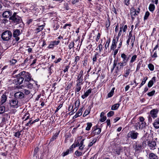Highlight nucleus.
<instances>
[{
	"mask_svg": "<svg viewBox=\"0 0 159 159\" xmlns=\"http://www.w3.org/2000/svg\"><path fill=\"white\" fill-rule=\"evenodd\" d=\"M127 26L126 25H125V23L120 24L119 25L118 23L117 24L116 26L115 29V31L116 33H117L119 29V31L118 32V36H120L125 35L127 29Z\"/></svg>",
	"mask_w": 159,
	"mask_h": 159,
	"instance_id": "1",
	"label": "nucleus"
},
{
	"mask_svg": "<svg viewBox=\"0 0 159 159\" xmlns=\"http://www.w3.org/2000/svg\"><path fill=\"white\" fill-rule=\"evenodd\" d=\"M80 105L79 100H75L74 101H72L71 102H70L68 107V110L69 111H71L69 113V114L71 115L75 112L77 111Z\"/></svg>",
	"mask_w": 159,
	"mask_h": 159,
	"instance_id": "2",
	"label": "nucleus"
},
{
	"mask_svg": "<svg viewBox=\"0 0 159 159\" xmlns=\"http://www.w3.org/2000/svg\"><path fill=\"white\" fill-rule=\"evenodd\" d=\"M138 119L139 120L135 123L134 127L137 130H142L146 127V123L144 121L145 119L143 116H140Z\"/></svg>",
	"mask_w": 159,
	"mask_h": 159,
	"instance_id": "3",
	"label": "nucleus"
},
{
	"mask_svg": "<svg viewBox=\"0 0 159 159\" xmlns=\"http://www.w3.org/2000/svg\"><path fill=\"white\" fill-rule=\"evenodd\" d=\"M18 75L23 76L25 79L24 84L25 82H29L31 80V76L30 74L25 71H22Z\"/></svg>",
	"mask_w": 159,
	"mask_h": 159,
	"instance_id": "4",
	"label": "nucleus"
},
{
	"mask_svg": "<svg viewBox=\"0 0 159 159\" xmlns=\"http://www.w3.org/2000/svg\"><path fill=\"white\" fill-rule=\"evenodd\" d=\"M12 35L11 32L7 30L2 33V38L4 40L7 41L11 38Z\"/></svg>",
	"mask_w": 159,
	"mask_h": 159,
	"instance_id": "5",
	"label": "nucleus"
},
{
	"mask_svg": "<svg viewBox=\"0 0 159 159\" xmlns=\"http://www.w3.org/2000/svg\"><path fill=\"white\" fill-rule=\"evenodd\" d=\"M10 19L16 23H20L22 21L20 17L17 15L16 13H14L12 16L10 17Z\"/></svg>",
	"mask_w": 159,
	"mask_h": 159,
	"instance_id": "6",
	"label": "nucleus"
},
{
	"mask_svg": "<svg viewBox=\"0 0 159 159\" xmlns=\"http://www.w3.org/2000/svg\"><path fill=\"white\" fill-rule=\"evenodd\" d=\"M139 134L134 130L131 131L127 134L128 138H130L132 139H135L137 138Z\"/></svg>",
	"mask_w": 159,
	"mask_h": 159,
	"instance_id": "7",
	"label": "nucleus"
},
{
	"mask_svg": "<svg viewBox=\"0 0 159 159\" xmlns=\"http://www.w3.org/2000/svg\"><path fill=\"white\" fill-rule=\"evenodd\" d=\"M26 86L30 89L33 88L34 90L35 91L37 90L39 87V85L37 84V82H36L34 84H32L29 82H25Z\"/></svg>",
	"mask_w": 159,
	"mask_h": 159,
	"instance_id": "8",
	"label": "nucleus"
},
{
	"mask_svg": "<svg viewBox=\"0 0 159 159\" xmlns=\"http://www.w3.org/2000/svg\"><path fill=\"white\" fill-rule=\"evenodd\" d=\"M133 147L135 150L136 152H139L143 148V146L142 144L135 143L133 145Z\"/></svg>",
	"mask_w": 159,
	"mask_h": 159,
	"instance_id": "9",
	"label": "nucleus"
},
{
	"mask_svg": "<svg viewBox=\"0 0 159 159\" xmlns=\"http://www.w3.org/2000/svg\"><path fill=\"white\" fill-rule=\"evenodd\" d=\"M101 131V129L100 128H98L97 126H94L92 129V132L91 134L92 136L95 135L99 134Z\"/></svg>",
	"mask_w": 159,
	"mask_h": 159,
	"instance_id": "10",
	"label": "nucleus"
},
{
	"mask_svg": "<svg viewBox=\"0 0 159 159\" xmlns=\"http://www.w3.org/2000/svg\"><path fill=\"white\" fill-rule=\"evenodd\" d=\"M148 146L150 150H154L156 148V143L154 141H149L147 142Z\"/></svg>",
	"mask_w": 159,
	"mask_h": 159,
	"instance_id": "11",
	"label": "nucleus"
},
{
	"mask_svg": "<svg viewBox=\"0 0 159 159\" xmlns=\"http://www.w3.org/2000/svg\"><path fill=\"white\" fill-rule=\"evenodd\" d=\"M158 110L157 109H154L151 110L150 111V116L151 117L154 119L157 117V113Z\"/></svg>",
	"mask_w": 159,
	"mask_h": 159,
	"instance_id": "12",
	"label": "nucleus"
},
{
	"mask_svg": "<svg viewBox=\"0 0 159 159\" xmlns=\"http://www.w3.org/2000/svg\"><path fill=\"white\" fill-rule=\"evenodd\" d=\"M9 104L10 106L13 108H17L20 106L18 100H10Z\"/></svg>",
	"mask_w": 159,
	"mask_h": 159,
	"instance_id": "13",
	"label": "nucleus"
},
{
	"mask_svg": "<svg viewBox=\"0 0 159 159\" xmlns=\"http://www.w3.org/2000/svg\"><path fill=\"white\" fill-rule=\"evenodd\" d=\"M60 41L59 40L51 41L49 44L48 48L49 49H53L54 47L58 45L60 43Z\"/></svg>",
	"mask_w": 159,
	"mask_h": 159,
	"instance_id": "14",
	"label": "nucleus"
},
{
	"mask_svg": "<svg viewBox=\"0 0 159 159\" xmlns=\"http://www.w3.org/2000/svg\"><path fill=\"white\" fill-rule=\"evenodd\" d=\"M131 15L133 19L135 18V16L138 15L139 12L136 11L134 8H132L130 9Z\"/></svg>",
	"mask_w": 159,
	"mask_h": 159,
	"instance_id": "15",
	"label": "nucleus"
},
{
	"mask_svg": "<svg viewBox=\"0 0 159 159\" xmlns=\"http://www.w3.org/2000/svg\"><path fill=\"white\" fill-rule=\"evenodd\" d=\"M20 34V31L19 30H16L13 33V36L15 38V39L16 41H18L20 39L18 37Z\"/></svg>",
	"mask_w": 159,
	"mask_h": 159,
	"instance_id": "16",
	"label": "nucleus"
},
{
	"mask_svg": "<svg viewBox=\"0 0 159 159\" xmlns=\"http://www.w3.org/2000/svg\"><path fill=\"white\" fill-rule=\"evenodd\" d=\"M19 76L14 80L15 82L17 84H20L23 83L24 78L23 76L19 75Z\"/></svg>",
	"mask_w": 159,
	"mask_h": 159,
	"instance_id": "17",
	"label": "nucleus"
},
{
	"mask_svg": "<svg viewBox=\"0 0 159 159\" xmlns=\"http://www.w3.org/2000/svg\"><path fill=\"white\" fill-rule=\"evenodd\" d=\"M131 70L130 69L125 68L124 69V73L123 76L125 78H127L131 72Z\"/></svg>",
	"mask_w": 159,
	"mask_h": 159,
	"instance_id": "18",
	"label": "nucleus"
},
{
	"mask_svg": "<svg viewBox=\"0 0 159 159\" xmlns=\"http://www.w3.org/2000/svg\"><path fill=\"white\" fill-rule=\"evenodd\" d=\"M24 94L20 92L16 93L14 94L15 98L16 99H22L24 97Z\"/></svg>",
	"mask_w": 159,
	"mask_h": 159,
	"instance_id": "19",
	"label": "nucleus"
},
{
	"mask_svg": "<svg viewBox=\"0 0 159 159\" xmlns=\"http://www.w3.org/2000/svg\"><path fill=\"white\" fill-rule=\"evenodd\" d=\"M121 57L122 59V61L127 64L129 57H128L125 53H122L121 55Z\"/></svg>",
	"mask_w": 159,
	"mask_h": 159,
	"instance_id": "20",
	"label": "nucleus"
},
{
	"mask_svg": "<svg viewBox=\"0 0 159 159\" xmlns=\"http://www.w3.org/2000/svg\"><path fill=\"white\" fill-rule=\"evenodd\" d=\"M12 12L10 11H4L3 14V16L6 18H8L12 15Z\"/></svg>",
	"mask_w": 159,
	"mask_h": 159,
	"instance_id": "21",
	"label": "nucleus"
},
{
	"mask_svg": "<svg viewBox=\"0 0 159 159\" xmlns=\"http://www.w3.org/2000/svg\"><path fill=\"white\" fill-rule=\"evenodd\" d=\"M83 107L80 108L75 115L73 117V119H75L80 116L82 114Z\"/></svg>",
	"mask_w": 159,
	"mask_h": 159,
	"instance_id": "22",
	"label": "nucleus"
},
{
	"mask_svg": "<svg viewBox=\"0 0 159 159\" xmlns=\"http://www.w3.org/2000/svg\"><path fill=\"white\" fill-rule=\"evenodd\" d=\"M83 71L81 70L80 72V74L78 77L77 81L80 82V83H82L83 81Z\"/></svg>",
	"mask_w": 159,
	"mask_h": 159,
	"instance_id": "23",
	"label": "nucleus"
},
{
	"mask_svg": "<svg viewBox=\"0 0 159 159\" xmlns=\"http://www.w3.org/2000/svg\"><path fill=\"white\" fill-rule=\"evenodd\" d=\"M148 157L149 159H159L157 155L153 152L149 153Z\"/></svg>",
	"mask_w": 159,
	"mask_h": 159,
	"instance_id": "24",
	"label": "nucleus"
},
{
	"mask_svg": "<svg viewBox=\"0 0 159 159\" xmlns=\"http://www.w3.org/2000/svg\"><path fill=\"white\" fill-rule=\"evenodd\" d=\"M153 124L155 129H158L159 128V118L156 119Z\"/></svg>",
	"mask_w": 159,
	"mask_h": 159,
	"instance_id": "25",
	"label": "nucleus"
},
{
	"mask_svg": "<svg viewBox=\"0 0 159 159\" xmlns=\"http://www.w3.org/2000/svg\"><path fill=\"white\" fill-rule=\"evenodd\" d=\"M82 84V83H80L78 82L76 85V88L75 89V91L76 93L79 92L80 90L81 87V85Z\"/></svg>",
	"mask_w": 159,
	"mask_h": 159,
	"instance_id": "26",
	"label": "nucleus"
},
{
	"mask_svg": "<svg viewBox=\"0 0 159 159\" xmlns=\"http://www.w3.org/2000/svg\"><path fill=\"white\" fill-rule=\"evenodd\" d=\"M72 148H69L66 152H63L61 154L62 157H64L71 153Z\"/></svg>",
	"mask_w": 159,
	"mask_h": 159,
	"instance_id": "27",
	"label": "nucleus"
},
{
	"mask_svg": "<svg viewBox=\"0 0 159 159\" xmlns=\"http://www.w3.org/2000/svg\"><path fill=\"white\" fill-rule=\"evenodd\" d=\"M91 90L89 89L87 90L84 93V94L82 96L83 98L84 99L87 97L91 93Z\"/></svg>",
	"mask_w": 159,
	"mask_h": 159,
	"instance_id": "28",
	"label": "nucleus"
},
{
	"mask_svg": "<svg viewBox=\"0 0 159 159\" xmlns=\"http://www.w3.org/2000/svg\"><path fill=\"white\" fill-rule=\"evenodd\" d=\"M155 6L153 4H151L149 5L148 9L150 11L153 12L155 9Z\"/></svg>",
	"mask_w": 159,
	"mask_h": 159,
	"instance_id": "29",
	"label": "nucleus"
},
{
	"mask_svg": "<svg viewBox=\"0 0 159 159\" xmlns=\"http://www.w3.org/2000/svg\"><path fill=\"white\" fill-rule=\"evenodd\" d=\"M119 36H118L117 35L116 37H114L112 40V43L116 45V44L119 40Z\"/></svg>",
	"mask_w": 159,
	"mask_h": 159,
	"instance_id": "30",
	"label": "nucleus"
},
{
	"mask_svg": "<svg viewBox=\"0 0 159 159\" xmlns=\"http://www.w3.org/2000/svg\"><path fill=\"white\" fill-rule=\"evenodd\" d=\"M120 104L119 103H116L113 105L111 107L112 110H116L119 107Z\"/></svg>",
	"mask_w": 159,
	"mask_h": 159,
	"instance_id": "31",
	"label": "nucleus"
},
{
	"mask_svg": "<svg viewBox=\"0 0 159 159\" xmlns=\"http://www.w3.org/2000/svg\"><path fill=\"white\" fill-rule=\"evenodd\" d=\"M115 88H113L111 90V91L108 93V98L111 97L114 94Z\"/></svg>",
	"mask_w": 159,
	"mask_h": 159,
	"instance_id": "32",
	"label": "nucleus"
},
{
	"mask_svg": "<svg viewBox=\"0 0 159 159\" xmlns=\"http://www.w3.org/2000/svg\"><path fill=\"white\" fill-rule=\"evenodd\" d=\"M137 58V56L136 55H134L132 56L131 58V60L130 61V63H132L134 62Z\"/></svg>",
	"mask_w": 159,
	"mask_h": 159,
	"instance_id": "33",
	"label": "nucleus"
},
{
	"mask_svg": "<svg viewBox=\"0 0 159 159\" xmlns=\"http://www.w3.org/2000/svg\"><path fill=\"white\" fill-rule=\"evenodd\" d=\"M103 47L101 43L96 48V50H99V52L101 53L103 50Z\"/></svg>",
	"mask_w": 159,
	"mask_h": 159,
	"instance_id": "34",
	"label": "nucleus"
},
{
	"mask_svg": "<svg viewBox=\"0 0 159 159\" xmlns=\"http://www.w3.org/2000/svg\"><path fill=\"white\" fill-rule=\"evenodd\" d=\"M97 141V139H93L91 141L88 145L89 147H90L92 146L93 144L95 143Z\"/></svg>",
	"mask_w": 159,
	"mask_h": 159,
	"instance_id": "35",
	"label": "nucleus"
},
{
	"mask_svg": "<svg viewBox=\"0 0 159 159\" xmlns=\"http://www.w3.org/2000/svg\"><path fill=\"white\" fill-rule=\"evenodd\" d=\"M5 108L3 106H0V114H2L5 111Z\"/></svg>",
	"mask_w": 159,
	"mask_h": 159,
	"instance_id": "36",
	"label": "nucleus"
},
{
	"mask_svg": "<svg viewBox=\"0 0 159 159\" xmlns=\"http://www.w3.org/2000/svg\"><path fill=\"white\" fill-rule=\"evenodd\" d=\"M87 126L86 128V130H89L92 126V124L90 122H88L87 123Z\"/></svg>",
	"mask_w": 159,
	"mask_h": 159,
	"instance_id": "37",
	"label": "nucleus"
},
{
	"mask_svg": "<svg viewBox=\"0 0 159 159\" xmlns=\"http://www.w3.org/2000/svg\"><path fill=\"white\" fill-rule=\"evenodd\" d=\"M98 55L97 53H96L93 56L92 58L93 63L94 64L95 62L96 61L97 57V56Z\"/></svg>",
	"mask_w": 159,
	"mask_h": 159,
	"instance_id": "38",
	"label": "nucleus"
},
{
	"mask_svg": "<svg viewBox=\"0 0 159 159\" xmlns=\"http://www.w3.org/2000/svg\"><path fill=\"white\" fill-rule=\"evenodd\" d=\"M30 118V114L29 113H25L24 116L23 117L22 119H24L25 118L24 121H25L27 119H29Z\"/></svg>",
	"mask_w": 159,
	"mask_h": 159,
	"instance_id": "39",
	"label": "nucleus"
},
{
	"mask_svg": "<svg viewBox=\"0 0 159 159\" xmlns=\"http://www.w3.org/2000/svg\"><path fill=\"white\" fill-rule=\"evenodd\" d=\"M39 148L38 147H36L34 149V156H36L37 157V154L39 151Z\"/></svg>",
	"mask_w": 159,
	"mask_h": 159,
	"instance_id": "40",
	"label": "nucleus"
},
{
	"mask_svg": "<svg viewBox=\"0 0 159 159\" xmlns=\"http://www.w3.org/2000/svg\"><path fill=\"white\" fill-rule=\"evenodd\" d=\"M148 68L151 71H153L154 70V66L152 64H149L148 65Z\"/></svg>",
	"mask_w": 159,
	"mask_h": 159,
	"instance_id": "41",
	"label": "nucleus"
},
{
	"mask_svg": "<svg viewBox=\"0 0 159 159\" xmlns=\"http://www.w3.org/2000/svg\"><path fill=\"white\" fill-rule=\"evenodd\" d=\"M74 43L73 42H70L68 45V48L70 50L71 48L74 47Z\"/></svg>",
	"mask_w": 159,
	"mask_h": 159,
	"instance_id": "42",
	"label": "nucleus"
},
{
	"mask_svg": "<svg viewBox=\"0 0 159 159\" xmlns=\"http://www.w3.org/2000/svg\"><path fill=\"white\" fill-rule=\"evenodd\" d=\"M118 64L119 65L120 68H123V67L126 66L127 65L126 63L122 61V62L118 63Z\"/></svg>",
	"mask_w": 159,
	"mask_h": 159,
	"instance_id": "43",
	"label": "nucleus"
},
{
	"mask_svg": "<svg viewBox=\"0 0 159 159\" xmlns=\"http://www.w3.org/2000/svg\"><path fill=\"white\" fill-rule=\"evenodd\" d=\"M150 13L149 12V11H147V12H146L144 17V20L147 19Z\"/></svg>",
	"mask_w": 159,
	"mask_h": 159,
	"instance_id": "44",
	"label": "nucleus"
},
{
	"mask_svg": "<svg viewBox=\"0 0 159 159\" xmlns=\"http://www.w3.org/2000/svg\"><path fill=\"white\" fill-rule=\"evenodd\" d=\"M153 84L154 82L152 80H150L148 83V87L150 88L153 85Z\"/></svg>",
	"mask_w": 159,
	"mask_h": 159,
	"instance_id": "45",
	"label": "nucleus"
},
{
	"mask_svg": "<svg viewBox=\"0 0 159 159\" xmlns=\"http://www.w3.org/2000/svg\"><path fill=\"white\" fill-rule=\"evenodd\" d=\"M110 40H107L106 41V44L105 45V48L107 49L109 47L110 43Z\"/></svg>",
	"mask_w": 159,
	"mask_h": 159,
	"instance_id": "46",
	"label": "nucleus"
},
{
	"mask_svg": "<svg viewBox=\"0 0 159 159\" xmlns=\"http://www.w3.org/2000/svg\"><path fill=\"white\" fill-rule=\"evenodd\" d=\"M135 39V36H134L132 38L131 41V47H132V48H133L134 47V42Z\"/></svg>",
	"mask_w": 159,
	"mask_h": 159,
	"instance_id": "47",
	"label": "nucleus"
},
{
	"mask_svg": "<svg viewBox=\"0 0 159 159\" xmlns=\"http://www.w3.org/2000/svg\"><path fill=\"white\" fill-rule=\"evenodd\" d=\"M90 112V110L89 109L86 110L85 111H84V114L83 115V116L84 117L85 116L88 114H89Z\"/></svg>",
	"mask_w": 159,
	"mask_h": 159,
	"instance_id": "48",
	"label": "nucleus"
},
{
	"mask_svg": "<svg viewBox=\"0 0 159 159\" xmlns=\"http://www.w3.org/2000/svg\"><path fill=\"white\" fill-rule=\"evenodd\" d=\"M75 155L77 157L81 156L82 155V152H80L78 151H76L75 152Z\"/></svg>",
	"mask_w": 159,
	"mask_h": 159,
	"instance_id": "49",
	"label": "nucleus"
},
{
	"mask_svg": "<svg viewBox=\"0 0 159 159\" xmlns=\"http://www.w3.org/2000/svg\"><path fill=\"white\" fill-rule=\"evenodd\" d=\"M44 25H41L37 28V30L38 32L40 31L43 30Z\"/></svg>",
	"mask_w": 159,
	"mask_h": 159,
	"instance_id": "50",
	"label": "nucleus"
},
{
	"mask_svg": "<svg viewBox=\"0 0 159 159\" xmlns=\"http://www.w3.org/2000/svg\"><path fill=\"white\" fill-rule=\"evenodd\" d=\"M116 47V45L112 43L110 48L111 50H114L115 49Z\"/></svg>",
	"mask_w": 159,
	"mask_h": 159,
	"instance_id": "51",
	"label": "nucleus"
},
{
	"mask_svg": "<svg viewBox=\"0 0 159 159\" xmlns=\"http://www.w3.org/2000/svg\"><path fill=\"white\" fill-rule=\"evenodd\" d=\"M114 112L113 111H111L107 114L108 117H111L113 115Z\"/></svg>",
	"mask_w": 159,
	"mask_h": 159,
	"instance_id": "52",
	"label": "nucleus"
},
{
	"mask_svg": "<svg viewBox=\"0 0 159 159\" xmlns=\"http://www.w3.org/2000/svg\"><path fill=\"white\" fill-rule=\"evenodd\" d=\"M155 90H153L150 92L148 93V95L149 96H152L155 93Z\"/></svg>",
	"mask_w": 159,
	"mask_h": 159,
	"instance_id": "53",
	"label": "nucleus"
},
{
	"mask_svg": "<svg viewBox=\"0 0 159 159\" xmlns=\"http://www.w3.org/2000/svg\"><path fill=\"white\" fill-rule=\"evenodd\" d=\"M101 118L100 119V120L101 122H104L107 119V117L106 116H102V117H100Z\"/></svg>",
	"mask_w": 159,
	"mask_h": 159,
	"instance_id": "54",
	"label": "nucleus"
},
{
	"mask_svg": "<svg viewBox=\"0 0 159 159\" xmlns=\"http://www.w3.org/2000/svg\"><path fill=\"white\" fill-rule=\"evenodd\" d=\"M21 131H18L17 132L15 133L14 136L16 137L19 138L20 136L21 135Z\"/></svg>",
	"mask_w": 159,
	"mask_h": 159,
	"instance_id": "55",
	"label": "nucleus"
},
{
	"mask_svg": "<svg viewBox=\"0 0 159 159\" xmlns=\"http://www.w3.org/2000/svg\"><path fill=\"white\" fill-rule=\"evenodd\" d=\"M16 62V60L14 59H12L10 61V62L11 63V64L12 65H14Z\"/></svg>",
	"mask_w": 159,
	"mask_h": 159,
	"instance_id": "56",
	"label": "nucleus"
},
{
	"mask_svg": "<svg viewBox=\"0 0 159 159\" xmlns=\"http://www.w3.org/2000/svg\"><path fill=\"white\" fill-rule=\"evenodd\" d=\"M2 99H7V98L6 93L3 94L1 96Z\"/></svg>",
	"mask_w": 159,
	"mask_h": 159,
	"instance_id": "57",
	"label": "nucleus"
},
{
	"mask_svg": "<svg viewBox=\"0 0 159 159\" xmlns=\"http://www.w3.org/2000/svg\"><path fill=\"white\" fill-rule=\"evenodd\" d=\"M148 78L147 77H144L142 80V83L144 84L146 82L147 80H148Z\"/></svg>",
	"mask_w": 159,
	"mask_h": 159,
	"instance_id": "58",
	"label": "nucleus"
},
{
	"mask_svg": "<svg viewBox=\"0 0 159 159\" xmlns=\"http://www.w3.org/2000/svg\"><path fill=\"white\" fill-rule=\"evenodd\" d=\"M119 48H117L116 49H114V52H113V55L114 56H115L116 55V54L118 52V51L119 50Z\"/></svg>",
	"mask_w": 159,
	"mask_h": 159,
	"instance_id": "59",
	"label": "nucleus"
},
{
	"mask_svg": "<svg viewBox=\"0 0 159 159\" xmlns=\"http://www.w3.org/2000/svg\"><path fill=\"white\" fill-rule=\"evenodd\" d=\"M79 2V0H72L71 3L72 4H74Z\"/></svg>",
	"mask_w": 159,
	"mask_h": 159,
	"instance_id": "60",
	"label": "nucleus"
},
{
	"mask_svg": "<svg viewBox=\"0 0 159 159\" xmlns=\"http://www.w3.org/2000/svg\"><path fill=\"white\" fill-rule=\"evenodd\" d=\"M152 58H155L157 57V53L156 51L153 54L152 56Z\"/></svg>",
	"mask_w": 159,
	"mask_h": 159,
	"instance_id": "61",
	"label": "nucleus"
},
{
	"mask_svg": "<svg viewBox=\"0 0 159 159\" xmlns=\"http://www.w3.org/2000/svg\"><path fill=\"white\" fill-rule=\"evenodd\" d=\"M131 32H132V31H130L129 34V36H128V37H129L128 39H131L132 37L134 36H132V34H131Z\"/></svg>",
	"mask_w": 159,
	"mask_h": 159,
	"instance_id": "62",
	"label": "nucleus"
},
{
	"mask_svg": "<svg viewBox=\"0 0 159 159\" xmlns=\"http://www.w3.org/2000/svg\"><path fill=\"white\" fill-rule=\"evenodd\" d=\"M24 92L25 94L26 95H28L29 94H30V91H29L28 90H27L26 89H25L24 90Z\"/></svg>",
	"mask_w": 159,
	"mask_h": 159,
	"instance_id": "63",
	"label": "nucleus"
},
{
	"mask_svg": "<svg viewBox=\"0 0 159 159\" xmlns=\"http://www.w3.org/2000/svg\"><path fill=\"white\" fill-rule=\"evenodd\" d=\"M117 62V61L116 60H114L113 62V69L116 67Z\"/></svg>",
	"mask_w": 159,
	"mask_h": 159,
	"instance_id": "64",
	"label": "nucleus"
}]
</instances>
